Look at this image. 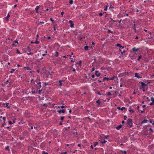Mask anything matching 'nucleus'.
Listing matches in <instances>:
<instances>
[{
  "mask_svg": "<svg viewBox=\"0 0 154 154\" xmlns=\"http://www.w3.org/2000/svg\"><path fill=\"white\" fill-rule=\"evenodd\" d=\"M10 17V15L9 14H8L7 16L6 17V20L7 21L8 20V18Z\"/></svg>",
  "mask_w": 154,
  "mask_h": 154,
  "instance_id": "nucleus-13",
  "label": "nucleus"
},
{
  "mask_svg": "<svg viewBox=\"0 0 154 154\" xmlns=\"http://www.w3.org/2000/svg\"><path fill=\"white\" fill-rule=\"evenodd\" d=\"M64 118V116H61L60 117L61 120L62 121L63 120Z\"/></svg>",
  "mask_w": 154,
  "mask_h": 154,
  "instance_id": "nucleus-28",
  "label": "nucleus"
},
{
  "mask_svg": "<svg viewBox=\"0 0 154 154\" xmlns=\"http://www.w3.org/2000/svg\"><path fill=\"white\" fill-rule=\"evenodd\" d=\"M154 104V103L152 102L151 103H150V105H152Z\"/></svg>",
  "mask_w": 154,
  "mask_h": 154,
  "instance_id": "nucleus-55",
  "label": "nucleus"
},
{
  "mask_svg": "<svg viewBox=\"0 0 154 154\" xmlns=\"http://www.w3.org/2000/svg\"><path fill=\"white\" fill-rule=\"evenodd\" d=\"M127 117L126 116H124V119L125 120H126L127 119Z\"/></svg>",
  "mask_w": 154,
  "mask_h": 154,
  "instance_id": "nucleus-45",
  "label": "nucleus"
},
{
  "mask_svg": "<svg viewBox=\"0 0 154 154\" xmlns=\"http://www.w3.org/2000/svg\"><path fill=\"white\" fill-rule=\"evenodd\" d=\"M43 106H47L48 105L46 103H44L43 104Z\"/></svg>",
  "mask_w": 154,
  "mask_h": 154,
  "instance_id": "nucleus-48",
  "label": "nucleus"
},
{
  "mask_svg": "<svg viewBox=\"0 0 154 154\" xmlns=\"http://www.w3.org/2000/svg\"><path fill=\"white\" fill-rule=\"evenodd\" d=\"M110 80V78H106V77H104V78L103 79V80Z\"/></svg>",
  "mask_w": 154,
  "mask_h": 154,
  "instance_id": "nucleus-12",
  "label": "nucleus"
},
{
  "mask_svg": "<svg viewBox=\"0 0 154 154\" xmlns=\"http://www.w3.org/2000/svg\"><path fill=\"white\" fill-rule=\"evenodd\" d=\"M140 83L141 84L143 88H144L146 85V84L143 82H140Z\"/></svg>",
  "mask_w": 154,
  "mask_h": 154,
  "instance_id": "nucleus-6",
  "label": "nucleus"
},
{
  "mask_svg": "<svg viewBox=\"0 0 154 154\" xmlns=\"http://www.w3.org/2000/svg\"><path fill=\"white\" fill-rule=\"evenodd\" d=\"M62 81H62V80H60V81H59V83L60 86H61L62 85Z\"/></svg>",
  "mask_w": 154,
  "mask_h": 154,
  "instance_id": "nucleus-14",
  "label": "nucleus"
},
{
  "mask_svg": "<svg viewBox=\"0 0 154 154\" xmlns=\"http://www.w3.org/2000/svg\"><path fill=\"white\" fill-rule=\"evenodd\" d=\"M24 68L26 69L27 70H31L30 68L28 67H24Z\"/></svg>",
  "mask_w": 154,
  "mask_h": 154,
  "instance_id": "nucleus-9",
  "label": "nucleus"
},
{
  "mask_svg": "<svg viewBox=\"0 0 154 154\" xmlns=\"http://www.w3.org/2000/svg\"><path fill=\"white\" fill-rule=\"evenodd\" d=\"M134 29L135 30H136V28H135V22H134Z\"/></svg>",
  "mask_w": 154,
  "mask_h": 154,
  "instance_id": "nucleus-47",
  "label": "nucleus"
},
{
  "mask_svg": "<svg viewBox=\"0 0 154 154\" xmlns=\"http://www.w3.org/2000/svg\"><path fill=\"white\" fill-rule=\"evenodd\" d=\"M96 103L98 104H100V102L99 100H98L96 101Z\"/></svg>",
  "mask_w": 154,
  "mask_h": 154,
  "instance_id": "nucleus-27",
  "label": "nucleus"
},
{
  "mask_svg": "<svg viewBox=\"0 0 154 154\" xmlns=\"http://www.w3.org/2000/svg\"><path fill=\"white\" fill-rule=\"evenodd\" d=\"M55 56L56 57H57L58 56V52L57 51H56L55 52Z\"/></svg>",
  "mask_w": 154,
  "mask_h": 154,
  "instance_id": "nucleus-22",
  "label": "nucleus"
},
{
  "mask_svg": "<svg viewBox=\"0 0 154 154\" xmlns=\"http://www.w3.org/2000/svg\"><path fill=\"white\" fill-rule=\"evenodd\" d=\"M15 70L14 69H12L11 71L10 72V73H12Z\"/></svg>",
  "mask_w": 154,
  "mask_h": 154,
  "instance_id": "nucleus-40",
  "label": "nucleus"
},
{
  "mask_svg": "<svg viewBox=\"0 0 154 154\" xmlns=\"http://www.w3.org/2000/svg\"><path fill=\"white\" fill-rule=\"evenodd\" d=\"M122 125H120L119 126L116 127V128L117 130H119L122 128Z\"/></svg>",
  "mask_w": 154,
  "mask_h": 154,
  "instance_id": "nucleus-7",
  "label": "nucleus"
},
{
  "mask_svg": "<svg viewBox=\"0 0 154 154\" xmlns=\"http://www.w3.org/2000/svg\"><path fill=\"white\" fill-rule=\"evenodd\" d=\"M94 77H95V76H94V75H92V76H91V77H92L93 78H94Z\"/></svg>",
  "mask_w": 154,
  "mask_h": 154,
  "instance_id": "nucleus-60",
  "label": "nucleus"
},
{
  "mask_svg": "<svg viewBox=\"0 0 154 154\" xmlns=\"http://www.w3.org/2000/svg\"><path fill=\"white\" fill-rule=\"evenodd\" d=\"M117 109H121V110L123 111L125 109V107H123L122 108H121L120 107H117Z\"/></svg>",
  "mask_w": 154,
  "mask_h": 154,
  "instance_id": "nucleus-5",
  "label": "nucleus"
},
{
  "mask_svg": "<svg viewBox=\"0 0 154 154\" xmlns=\"http://www.w3.org/2000/svg\"><path fill=\"white\" fill-rule=\"evenodd\" d=\"M69 3L71 5L73 3V1L72 0H70Z\"/></svg>",
  "mask_w": 154,
  "mask_h": 154,
  "instance_id": "nucleus-20",
  "label": "nucleus"
},
{
  "mask_svg": "<svg viewBox=\"0 0 154 154\" xmlns=\"http://www.w3.org/2000/svg\"><path fill=\"white\" fill-rule=\"evenodd\" d=\"M127 124L128 126L130 127H132L133 123H132V120L131 119H129L127 121Z\"/></svg>",
  "mask_w": 154,
  "mask_h": 154,
  "instance_id": "nucleus-1",
  "label": "nucleus"
},
{
  "mask_svg": "<svg viewBox=\"0 0 154 154\" xmlns=\"http://www.w3.org/2000/svg\"><path fill=\"white\" fill-rule=\"evenodd\" d=\"M66 107H67V106H61V108L63 109V108H66Z\"/></svg>",
  "mask_w": 154,
  "mask_h": 154,
  "instance_id": "nucleus-24",
  "label": "nucleus"
},
{
  "mask_svg": "<svg viewBox=\"0 0 154 154\" xmlns=\"http://www.w3.org/2000/svg\"><path fill=\"white\" fill-rule=\"evenodd\" d=\"M2 119H3V120L4 121H5V120H6V118L5 117H2Z\"/></svg>",
  "mask_w": 154,
  "mask_h": 154,
  "instance_id": "nucleus-49",
  "label": "nucleus"
},
{
  "mask_svg": "<svg viewBox=\"0 0 154 154\" xmlns=\"http://www.w3.org/2000/svg\"><path fill=\"white\" fill-rule=\"evenodd\" d=\"M108 7V6H106L105 8H104V11H106L107 9V8Z\"/></svg>",
  "mask_w": 154,
  "mask_h": 154,
  "instance_id": "nucleus-29",
  "label": "nucleus"
},
{
  "mask_svg": "<svg viewBox=\"0 0 154 154\" xmlns=\"http://www.w3.org/2000/svg\"><path fill=\"white\" fill-rule=\"evenodd\" d=\"M14 42H15V43H17V44H18V42L17 40L14 41Z\"/></svg>",
  "mask_w": 154,
  "mask_h": 154,
  "instance_id": "nucleus-44",
  "label": "nucleus"
},
{
  "mask_svg": "<svg viewBox=\"0 0 154 154\" xmlns=\"http://www.w3.org/2000/svg\"><path fill=\"white\" fill-rule=\"evenodd\" d=\"M81 63H82V61L80 60L77 62V63L79 65H80L81 64Z\"/></svg>",
  "mask_w": 154,
  "mask_h": 154,
  "instance_id": "nucleus-41",
  "label": "nucleus"
},
{
  "mask_svg": "<svg viewBox=\"0 0 154 154\" xmlns=\"http://www.w3.org/2000/svg\"><path fill=\"white\" fill-rule=\"evenodd\" d=\"M149 122L151 123H152L153 125H154V121L152 122V119H150L149 120Z\"/></svg>",
  "mask_w": 154,
  "mask_h": 154,
  "instance_id": "nucleus-16",
  "label": "nucleus"
},
{
  "mask_svg": "<svg viewBox=\"0 0 154 154\" xmlns=\"http://www.w3.org/2000/svg\"><path fill=\"white\" fill-rule=\"evenodd\" d=\"M116 46H119V47L120 48H124V46H122L121 44H116Z\"/></svg>",
  "mask_w": 154,
  "mask_h": 154,
  "instance_id": "nucleus-8",
  "label": "nucleus"
},
{
  "mask_svg": "<svg viewBox=\"0 0 154 154\" xmlns=\"http://www.w3.org/2000/svg\"><path fill=\"white\" fill-rule=\"evenodd\" d=\"M103 13H99L98 14H99V16H101L103 15Z\"/></svg>",
  "mask_w": 154,
  "mask_h": 154,
  "instance_id": "nucleus-39",
  "label": "nucleus"
},
{
  "mask_svg": "<svg viewBox=\"0 0 154 154\" xmlns=\"http://www.w3.org/2000/svg\"><path fill=\"white\" fill-rule=\"evenodd\" d=\"M125 50H123L121 52V54L122 55L123 54V53H125Z\"/></svg>",
  "mask_w": 154,
  "mask_h": 154,
  "instance_id": "nucleus-35",
  "label": "nucleus"
},
{
  "mask_svg": "<svg viewBox=\"0 0 154 154\" xmlns=\"http://www.w3.org/2000/svg\"><path fill=\"white\" fill-rule=\"evenodd\" d=\"M42 154H48V153L45 152L44 151L42 153Z\"/></svg>",
  "mask_w": 154,
  "mask_h": 154,
  "instance_id": "nucleus-51",
  "label": "nucleus"
},
{
  "mask_svg": "<svg viewBox=\"0 0 154 154\" xmlns=\"http://www.w3.org/2000/svg\"><path fill=\"white\" fill-rule=\"evenodd\" d=\"M115 77V76H114L113 77H112L111 78H110V79L113 80L114 79V78Z\"/></svg>",
  "mask_w": 154,
  "mask_h": 154,
  "instance_id": "nucleus-30",
  "label": "nucleus"
},
{
  "mask_svg": "<svg viewBox=\"0 0 154 154\" xmlns=\"http://www.w3.org/2000/svg\"><path fill=\"white\" fill-rule=\"evenodd\" d=\"M45 53L44 54H42L43 56H45V55L47 54V51H45Z\"/></svg>",
  "mask_w": 154,
  "mask_h": 154,
  "instance_id": "nucleus-34",
  "label": "nucleus"
},
{
  "mask_svg": "<svg viewBox=\"0 0 154 154\" xmlns=\"http://www.w3.org/2000/svg\"><path fill=\"white\" fill-rule=\"evenodd\" d=\"M95 70V69L94 68H93L92 69V70H91V72H93Z\"/></svg>",
  "mask_w": 154,
  "mask_h": 154,
  "instance_id": "nucleus-57",
  "label": "nucleus"
},
{
  "mask_svg": "<svg viewBox=\"0 0 154 154\" xmlns=\"http://www.w3.org/2000/svg\"><path fill=\"white\" fill-rule=\"evenodd\" d=\"M113 8V7H112V5H111L109 8V9L111 8Z\"/></svg>",
  "mask_w": 154,
  "mask_h": 154,
  "instance_id": "nucleus-62",
  "label": "nucleus"
},
{
  "mask_svg": "<svg viewBox=\"0 0 154 154\" xmlns=\"http://www.w3.org/2000/svg\"><path fill=\"white\" fill-rule=\"evenodd\" d=\"M74 24L73 23H72V24L71 25V26H70V27L71 28H73L74 27Z\"/></svg>",
  "mask_w": 154,
  "mask_h": 154,
  "instance_id": "nucleus-32",
  "label": "nucleus"
},
{
  "mask_svg": "<svg viewBox=\"0 0 154 154\" xmlns=\"http://www.w3.org/2000/svg\"><path fill=\"white\" fill-rule=\"evenodd\" d=\"M140 74L139 73H136L135 74V77L137 78H141L142 77L141 76H140L139 75Z\"/></svg>",
  "mask_w": 154,
  "mask_h": 154,
  "instance_id": "nucleus-2",
  "label": "nucleus"
},
{
  "mask_svg": "<svg viewBox=\"0 0 154 154\" xmlns=\"http://www.w3.org/2000/svg\"><path fill=\"white\" fill-rule=\"evenodd\" d=\"M141 57H142L141 56H139L138 58L137 59V60L138 61L139 60Z\"/></svg>",
  "mask_w": 154,
  "mask_h": 154,
  "instance_id": "nucleus-25",
  "label": "nucleus"
},
{
  "mask_svg": "<svg viewBox=\"0 0 154 154\" xmlns=\"http://www.w3.org/2000/svg\"><path fill=\"white\" fill-rule=\"evenodd\" d=\"M44 22H39V23H38V24L39 25L40 24V23L44 24Z\"/></svg>",
  "mask_w": 154,
  "mask_h": 154,
  "instance_id": "nucleus-43",
  "label": "nucleus"
},
{
  "mask_svg": "<svg viewBox=\"0 0 154 154\" xmlns=\"http://www.w3.org/2000/svg\"><path fill=\"white\" fill-rule=\"evenodd\" d=\"M111 95V94L110 92H108L107 94V95L109 96Z\"/></svg>",
  "mask_w": 154,
  "mask_h": 154,
  "instance_id": "nucleus-33",
  "label": "nucleus"
},
{
  "mask_svg": "<svg viewBox=\"0 0 154 154\" xmlns=\"http://www.w3.org/2000/svg\"><path fill=\"white\" fill-rule=\"evenodd\" d=\"M65 109H60V110H58L57 111V112L60 114L61 113H64L65 112Z\"/></svg>",
  "mask_w": 154,
  "mask_h": 154,
  "instance_id": "nucleus-3",
  "label": "nucleus"
},
{
  "mask_svg": "<svg viewBox=\"0 0 154 154\" xmlns=\"http://www.w3.org/2000/svg\"><path fill=\"white\" fill-rule=\"evenodd\" d=\"M149 130L150 131H151L152 132H153V130H152V129L151 128H149Z\"/></svg>",
  "mask_w": 154,
  "mask_h": 154,
  "instance_id": "nucleus-50",
  "label": "nucleus"
},
{
  "mask_svg": "<svg viewBox=\"0 0 154 154\" xmlns=\"http://www.w3.org/2000/svg\"><path fill=\"white\" fill-rule=\"evenodd\" d=\"M27 54L28 55H32V54H33V53H27Z\"/></svg>",
  "mask_w": 154,
  "mask_h": 154,
  "instance_id": "nucleus-37",
  "label": "nucleus"
},
{
  "mask_svg": "<svg viewBox=\"0 0 154 154\" xmlns=\"http://www.w3.org/2000/svg\"><path fill=\"white\" fill-rule=\"evenodd\" d=\"M39 85V87L40 88H41L42 87V86L41 85V82H38V83H37Z\"/></svg>",
  "mask_w": 154,
  "mask_h": 154,
  "instance_id": "nucleus-38",
  "label": "nucleus"
},
{
  "mask_svg": "<svg viewBox=\"0 0 154 154\" xmlns=\"http://www.w3.org/2000/svg\"><path fill=\"white\" fill-rule=\"evenodd\" d=\"M97 93L99 95H103V94H101L98 91Z\"/></svg>",
  "mask_w": 154,
  "mask_h": 154,
  "instance_id": "nucleus-31",
  "label": "nucleus"
},
{
  "mask_svg": "<svg viewBox=\"0 0 154 154\" xmlns=\"http://www.w3.org/2000/svg\"><path fill=\"white\" fill-rule=\"evenodd\" d=\"M148 120L146 119L144 120L142 122V124L146 123L147 122Z\"/></svg>",
  "mask_w": 154,
  "mask_h": 154,
  "instance_id": "nucleus-11",
  "label": "nucleus"
},
{
  "mask_svg": "<svg viewBox=\"0 0 154 154\" xmlns=\"http://www.w3.org/2000/svg\"><path fill=\"white\" fill-rule=\"evenodd\" d=\"M64 14V12H62L61 13V15H62V16H63V14Z\"/></svg>",
  "mask_w": 154,
  "mask_h": 154,
  "instance_id": "nucleus-56",
  "label": "nucleus"
},
{
  "mask_svg": "<svg viewBox=\"0 0 154 154\" xmlns=\"http://www.w3.org/2000/svg\"><path fill=\"white\" fill-rule=\"evenodd\" d=\"M138 50V49H136L135 48H133V50L134 51H137Z\"/></svg>",
  "mask_w": 154,
  "mask_h": 154,
  "instance_id": "nucleus-18",
  "label": "nucleus"
},
{
  "mask_svg": "<svg viewBox=\"0 0 154 154\" xmlns=\"http://www.w3.org/2000/svg\"><path fill=\"white\" fill-rule=\"evenodd\" d=\"M67 153V152H62L61 154H66Z\"/></svg>",
  "mask_w": 154,
  "mask_h": 154,
  "instance_id": "nucleus-42",
  "label": "nucleus"
},
{
  "mask_svg": "<svg viewBox=\"0 0 154 154\" xmlns=\"http://www.w3.org/2000/svg\"><path fill=\"white\" fill-rule=\"evenodd\" d=\"M50 20L52 22H53L54 20H53L52 18H50Z\"/></svg>",
  "mask_w": 154,
  "mask_h": 154,
  "instance_id": "nucleus-63",
  "label": "nucleus"
},
{
  "mask_svg": "<svg viewBox=\"0 0 154 154\" xmlns=\"http://www.w3.org/2000/svg\"><path fill=\"white\" fill-rule=\"evenodd\" d=\"M85 49V50H88V46H86L84 47Z\"/></svg>",
  "mask_w": 154,
  "mask_h": 154,
  "instance_id": "nucleus-10",
  "label": "nucleus"
},
{
  "mask_svg": "<svg viewBox=\"0 0 154 154\" xmlns=\"http://www.w3.org/2000/svg\"><path fill=\"white\" fill-rule=\"evenodd\" d=\"M54 30L55 31L56 30V28H55V26H54Z\"/></svg>",
  "mask_w": 154,
  "mask_h": 154,
  "instance_id": "nucleus-59",
  "label": "nucleus"
},
{
  "mask_svg": "<svg viewBox=\"0 0 154 154\" xmlns=\"http://www.w3.org/2000/svg\"><path fill=\"white\" fill-rule=\"evenodd\" d=\"M5 149L6 150H9V147L8 146H7L6 148H5Z\"/></svg>",
  "mask_w": 154,
  "mask_h": 154,
  "instance_id": "nucleus-23",
  "label": "nucleus"
},
{
  "mask_svg": "<svg viewBox=\"0 0 154 154\" xmlns=\"http://www.w3.org/2000/svg\"><path fill=\"white\" fill-rule=\"evenodd\" d=\"M5 124H6V123H5H5H4V124H2V127H3V126H4V125H5Z\"/></svg>",
  "mask_w": 154,
  "mask_h": 154,
  "instance_id": "nucleus-64",
  "label": "nucleus"
},
{
  "mask_svg": "<svg viewBox=\"0 0 154 154\" xmlns=\"http://www.w3.org/2000/svg\"><path fill=\"white\" fill-rule=\"evenodd\" d=\"M36 37H37V38H36V39L37 40V39L39 37V35L38 34H37L36 35Z\"/></svg>",
  "mask_w": 154,
  "mask_h": 154,
  "instance_id": "nucleus-58",
  "label": "nucleus"
},
{
  "mask_svg": "<svg viewBox=\"0 0 154 154\" xmlns=\"http://www.w3.org/2000/svg\"><path fill=\"white\" fill-rule=\"evenodd\" d=\"M69 23H70V24H72V21L71 20H70L69 21Z\"/></svg>",
  "mask_w": 154,
  "mask_h": 154,
  "instance_id": "nucleus-36",
  "label": "nucleus"
},
{
  "mask_svg": "<svg viewBox=\"0 0 154 154\" xmlns=\"http://www.w3.org/2000/svg\"><path fill=\"white\" fill-rule=\"evenodd\" d=\"M98 143L97 142H95L94 144V147L95 146H97V145H98Z\"/></svg>",
  "mask_w": 154,
  "mask_h": 154,
  "instance_id": "nucleus-17",
  "label": "nucleus"
},
{
  "mask_svg": "<svg viewBox=\"0 0 154 154\" xmlns=\"http://www.w3.org/2000/svg\"><path fill=\"white\" fill-rule=\"evenodd\" d=\"M39 8V6H37L35 8V10H36V12H38L37 11L38 10Z\"/></svg>",
  "mask_w": 154,
  "mask_h": 154,
  "instance_id": "nucleus-15",
  "label": "nucleus"
},
{
  "mask_svg": "<svg viewBox=\"0 0 154 154\" xmlns=\"http://www.w3.org/2000/svg\"><path fill=\"white\" fill-rule=\"evenodd\" d=\"M110 20H111L112 21H113V22H116V21H117L116 20H113V19H112V18H110Z\"/></svg>",
  "mask_w": 154,
  "mask_h": 154,
  "instance_id": "nucleus-21",
  "label": "nucleus"
},
{
  "mask_svg": "<svg viewBox=\"0 0 154 154\" xmlns=\"http://www.w3.org/2000/svg\"><path fill=\"white\" fill-rule=\"evenodd\" d=\"M129 112H131L132 113L133 112H134V111L132 110V109H130L129 110Z\"/></svg>",
  "mask_w": 154,
  "mask_h": 154,
  "instance_id": "nucleus-46",
  "label": "nucleus"
},
{
  "mask_svg": "<svg viewBox=\"0 0 154 154\" xmlns=\"http://www.w3.org/2000/svg\"><path fill=\"white\" fill-rule=\"evenodd\" d=\"M40 43V42L38 41H36L35 42H34V43H35L36 44H38Z\"/></svg>",
  "mask_w": 154,
  "mask_h": 154,
  "instance_id": "nucleus-19",
  "label": "nucleus"
},
{
  "mask_svg": "<svg viewBox=\"0 0 154 154\" xmlns=\"http://www.w3.org/2000/svg\"><path fill=\"white\" fill-rule=\"evenodd\" d=\"M106 142V141L104 140L103 142H102V143L103 144L105 143Z\"/></svg>",
  "mask_w": 154,
  "mask_h": 154,
  "instance_id": "nucleus-53",
  "label": "nucleus"
},
{
  "mask_svg": "<svg viewBox=\"0 0 154 154\" xmlns=\"http://www.w3.org/2000/svg\"><path fill=\"white\" fill-rule=\"evenodd\" d=\"M8 122H9V123L10 124H13V123H12L11 122V121H8Z\"/></svg>",
  "mask_w": 154,
  "mask_h": 154,
  "instance_id": "nucleus-52",
  "label": "nucleus"
},
{
  "mask_svg": "<svg viewBox=\"0 0 154 154\" xmlns=\"http://www.w3.org/2000/svg\"><path fill=\"white\" fill-rule=\"evenodd\" d=\"M122 49H123V48H121V49H119V51H121V52L123 51V50H122Z\"/></svg>",
  "mask_w": 154,
  "mask_h": 154,
  "instance_id": "nucleus-61",
  "label": "nucleus"
},
{
  "mask_svg": "<svg viewBox=\"0 0 154 154\" xmlns=\"http://www.w3.org/2000/svg\"><path fill=\"white\" fill-rule=\"evenodd\" d=\"M71 62H74V60H73V59L72 58H71Z\"/></svg>",
  "mask_w": 154,
  "mask_h": 154,
  "instance_id": "nucleus-54",
  "label": "nucleus"
},
{
  "mask_svg": "<svg viewBox=\"0 0 154 154\" xmlns=\"http://www.w3.org/2000/svg\"><path fill=\"white\" fill-rule=\"evenodd\" d=\"M151 100L152 101V102L154 103V99L153 97H151Z\"/></svg>",
  "mask_w": 154,
  "mask_h": 154,
  "instance_id": "nucleus-26",
  "label": "nucleus"
},
{
  "mask_svg": "<svg viewBox=\"0 0 154 154\" xmlns=\"http://www.w3.org/2000/svg\"><path fill=\"white\" fill-rule=\"evenodd\" d=\"M95 75L97 76H99L100 75V73L98 71H95Z\"/></svg>",
  "mask_w": 154,
  "mask_h": 154,
  "instance_id": "nucleus-4",
  "label": "nucleus"
}]
</instances>
